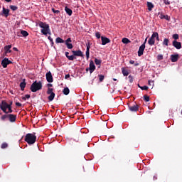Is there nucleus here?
<instances>
[{"instance_id": "obj_1", "label": "nucleus", "mask_w": 182, "mask_h": 182, "mask_svg": "<svg viewBox=\"0 0 182 182\" xmlns=\"http://www.w3.org/2000/svg\"><path fill=\"white\" fill-rule=\"evenodd\" d=\"M24 141L28 143V144H35L36 142V136H35V134H26Z\"/></svg>"}, {"instance_id": "obj_2", "label": "nucleus", "mask_w": 182, "mask_h": 182, "mask_svg": "<svg viewBox=\"0 0 182 182\" xmlns=\"http://www.w3.org/2000/svg\"><path fill=\"white\" fill-rule=\"evenodd\" d=\"M42 89V82L39 81L37 82V81L33 82V83L31 85L30 90L35 93L36 92H38V90H41Z\"/></svg>"}, {"instance_id": "obj_3", "label": "nucleus", "mask_w": 182, "mask_h": 182, "mask_svg": "<svg viewBox=\"0 0 182 182\" xmlns=\"http://www.w3.org/2000/svg\"><path fill=\"white\" fill-rule=\"evenodd\" d=\"M47 95H50L48 99L50 102H52L55 99V92H53V88L48 87L47 90Z\"/></svg>"}, {"instance_id": "obj_4", "label": "nucleus", "mask_w": 182, "mask_h": 182, "mask_svg": "<svg viewBox=\"0 0 182 182\" xmlns=\"http://www.w3.org/2000/svg\"><path fill=\"white\" fill-rule=\"evenodd\" d=\"M8 106H9V104H8L5 100H2L1 104L0 103V109L4 112V113H6V114H8V112H6Z\"/></svg>"}, {"instance_id": "obj_5", "label": "nucleus", "mask_w": 182, "mask_h": 182, "mask_svg": "<svg viewBox=\"0 0 182 182\" xmlns=\"http://www.w3.org/2000/svg\"><path fill=\"white\" fill-rule=\"evenodd\" d=\"M12 61L9 60V58H5L1 61V66L5 69L6 68H8V65H11Z\"/></svg>"}, {"instance_id": "obj_6", "label": "nucleus", "mask_w": 182, "mask_h": 182, "mask_svg": "<svg viewBox=\"0 0 182 182\" xmlns=\"http://www.w3.org/2000/svg\"><path fill=\"white\" fill-rule=\"evenodd\" d=\"M46 80H47V82H48V83H52L53 82V76H52V73H50V71H48L46 74Z\"/></svg>"}, {"instance_id": "obj_7", "label": "nucleus", "mask_w": 182, "mask_h": 182, "mask_svg": "<svg viewBox=\"0 0 182 182\" xmlns=\"http://www.w3.org/2000/svg\"><path fill=\"white\" fill-rule=\"evenodd\" d=\"M72 53L74 58H76V56H80V58H83V53L80 50H72Z\"/></svg>"}, {"instance_id": "obj_8", "label": "nucleus", "mask_w": 182, "mask_h": 182, "mask_svg": "<svg viewBox=\"0 0 182 182\" xmlns=\"http://www.w3.org/2000/svg\"><path fill=\"white\" fill-rule=\"evenodd\" d=\"M89 70L90 73H92L94 70H96V65H95L93 60H90V62Z\"/></svg>"}, {"instance_id": "obj_9", "label": "nucleus", "mask_w": 182, "mask_h": 182, "mask_svg": "<svg viewBox=\"0 0 182 182\" xmlns=\"http://www.w3.org/2000/svg\"><path fill=\"white\" fill-rule=\"evenodd\" d=\"M144 49H146V46L142 44L139 48L138 56H142L143 53H144Z\"/></svg>"}, {"instance_id": "obj_10", "label": "nucleus", "mask_w": 182, "mask_h": 182, "mask_svg": "<svg viewBox=\"0 0 182 182\" xmlns=\"http://www.w3.org/2000/svg\"><path fill=\"white\" fill-rule=\"evenodd\" d=\"M129 109L130 112H138L139 110V105H129Z\"/></svg>"}, {"instance_id": "obj_11", "label": "nucleus", "mask_w": 182, "mask_h": 182, "mask_svg": "<svg viewBox=\"0 0 182 182\" xmlns=\"http://www.w3.org/2000/svg\"><path fill=\"white\" fill-rule=\"evenodd\" d=\"M38 26H40V28H42V29H49V24L43 23L42 21H40L38 23Z\"/></svg>"}, {"instance_id": "obj_12", "label": "nucleus", "mask_w": 182, "mask_h": 182, "mask_svg": "<svg viewBox=\"0 0 182 182\" xmlns=\"http://www.w3.org/2000/svg\"><path fill=\"white\" fill-rule=\"evenodd\" d=\"M87 60H89V58L90 56V43H87V50L85 52Z\"/></svg>"}, {"instance_id": "obj_13", "label": "nucleus", "mask_w": 182, "mask_h": 182, "mask_svg": "<svg viewBox=\"0 0 182 182\" xmlns=\"http://www.w3.org/2000/svg\"><path fill=\"white\" fill-rule=\"evenodd\" d=\"M9 120L11 122V123H14V122H16V115L13 114H9Z\"/></svg>"}, {"instance_id": "obj_14", "label": "nucleus", "mask_w": 182, "mask_h": 182, "mask_svg": "<svg viewBox=\"0 0 182 182\" xmlns=\"http://www.w3.org/2000/svg\"><path fill=\"white\" fill-rule=\"evenodd\" d=\"M102 45H107V43H110V39L107 38V37L101 36Z\"/></svg>"}, {"instance_id": "obj_15", "label": "nucleus", "mask_w": 182, "mask_h": 182, "mask_svg": "<svg viewBox=\"0 0 182 182\" xmlns=\"http://www.w3.org/2000/svg\"><path fill=\"white\" fill-rule=\"evenodd\" d=\"M172 45L176 49H181V43L176 40L173 41Z\"/></svg>"}, {"instance_id": "obj_16", "label": "nucleus", "mask_w": 182, "mask_h": 182, "mask_svg": "<svg viewBox=\"0 0 182 182\" xmlns=\"http://www.w3.org/2000/svg\"><path fill=\"white\" fill-rule=\"evenodd\" d=\"M179 55L178 54H172L171 55V62H177L178 60Z\"/></svg>"}, {"instance_id": "obj_17", "label": "nucleus", "mask_w": 182, "mask_h": 182, "mask_svg": "<svg viewBox=\"0 0 182 182\" xmlns=\"http://www.w3.org/2000/svg\"><path fill=\"white\" fill-rule=\"evenodd\" d=\"M2 14L4 15L6 18H8V16H9V9L3 7Z\"/></svg>"}, {"instance_id": "obj_18", "label": "nucleus", "mask_w": 182, "mask_h": 182, "mask_svg": "<svg viewBox=\"0 0 182 182\" xmlns=\"http://www.w3.org/2000/svg\"><path fill=\"white\" fill-rule=\"evenodd\" d=\"M21 90L23 92L25 90V87H26V82H25V79L23 80V82L20 83Z\"/></svg>"}, {"instance_id": "obj_19", "label": "nucleus", "mask_w": 182, "mask_h": 182, "mask_svg": "<svg viewBox=\"0 0 182 182\" xmlns=\"http://www.w3.org/2000/svg\"><path fill=\"white\" fill-rule=\"evenodd\" d=\"M65 11L69 16H72V14H73V11H72V9H69L68 6H65Z\"/></svg>"}, {"instance_id": "obj_20", "label": "nucleus", "mask_w": 182, "mask_h": 182, "mask_svg": "<svg viewBox=\"0 0 182 182\" xmlns=\"http://www.w3.org/2000/svg\"><path fill=\"white\" fill-rule=\"evenodd\" d=\"M65 56L68 60H75V59H76V57H74L73 55H69V52H65Z\"/></svg>"}, {"instance_id": "obj_21", "label": "nucleus", "mask_w": 182, "mask_h": 182, "mask_svg": "<svg viewBox=\"0 0 182 182\" xmlns=\"http://www.w3.org/2000/svg\"><path fill=\"white\" fill-rule=\"evenodd\" d=\"M148 43L149 45H150V46H153V45L156 43V39L154 38L153 37H151L148 41Z\"/></svg>"}, {"instance_id": "obj_22", "label": "nucleus", "mask_w": 182, "mask_h": 182, "mask_svg": "<svg viewBox=\"0 0 182 182\" xmlns=\"http://www.w3.org/2000/svg\"><path fill=\"white\" fill-rule=\"evenodd\" d=\"M41 33H43V35H48V33L50 35V28L41 29Z\"/></svg>"}, {"instance_id": "obj_23", "label": "nucleus", "mask_w": 182, "mask_h": 182, "mask_svg": "<svg viewBox=\"0 0 182 182\" xmlns=\"http://www.w3.org/2000/svg\"><path fill=\"white\" fill-rule=\"evenodd\" d=\"M11 48H12V46H11V45L6 46L4 47L5 53H11V50H9V49H11Z\"/></svg>"}, {"instance_id": "obj_24", "label": "nucleus", "mask_w": 182, "mask_h": 182, "mask_svg": "<svg viewBox=\"0 0 182 182\" xmlns=\"http://www.w3.org/2000/svg\"><path fill=\"white\" fill-rule=\"evenodd\" d=\"M160 19H166V21H170V17L168 15H164L163 14H161L159 16Z\"/></svg>"}, {"instance_id": "obj_25", "label": "nucleus", "mask_w": 182, "mask_h": 182, "mask_svg": "<svg viewBox=\"0 0 182 182\" xmlns=\"http://www.w3.org/2000/svg\"><path fill=\"white\" fill-rule=\"evenodd\" d=\"M147 6H148V10L150 11L153 9V8H154V4H153V3L151 2H147L146 4Z\"/></svg>"}, {"instance_id": "obj_26", "label": "nucleus", "mask_w": 182, "mask_h": 182, "mask_svg": "<svg viewBox=\"0 0 182 182\" xmlns=\"http://www.w3.org/2000/svg\"><path fill=\"white\" fill-rule=\"evenodd\" d=\"M63 95H65V96H68V95H69V93H70V90H69V87H65L63 90Z\"/></svg>"}, {"instance_id": "obj_27", "label": "nucleus", "mask_w": 182, "mask_h": 182, "mask_svg": "<svg viewBox=\"0 0 182 182\" xmlns=\"http://www.w3.org/2000/svg\"><path fill=\"white\" fill-rule=\"evenodd\" d=\"M122 72L124 76H129V70H127V69L122 68Z\"/></svg>"}, {"instance_id": "obj_28", "label": "nucleus", "mask_w": 182, "mask_h": 182, "mask_svg": "<svg viewBox=\"0 0 182 182\" xmlns=\"http://www.w3.org/2000/svg\"><path fill=\"white\" fill-rule=\"evenodd\" d=\"M55 43H65V40L62 39L60 37H58L55 39Z\"/></svg>"}, {"instance_id": "obj_29", "label": "nucleus", "mask_w": 182, "mask_h": 182, "mask_svg": "<svg viewBox=\"0 0 182 182\" xmlns=\"http://www.w3.org/2000/svg\"><path fill=\"white\" fill-rule=\"evenodd\" d=\"M21 33L22 34L23 36H24V38H26V36H29V33H28V31L25 30H21Z\"/></svg>"}, {"instance_id": "obj_30", "label": "nucleus", "mask_w": 182, "mask_h": 182, "mask_svg": "<svg viewBox=\"0 0 182 182\" xmlns=\"http://www.w3.org/2000/svg\"><path fill=\"white\" fill-rule=\"evenodd\" d=\"M168 42H170V40H168V38H164L162 44L164 45V46H168Z\"/></svg>"}, {"instance_id": "obj_31", "label": "nucleus", "mask_w": 182, "mask_h": 182, "mask_svg": "<svg viewBox=\"0 0 182 182\" xmlns=\"http://www.w3.org/2000/svg\"><path fill=\"white\" fill-rule=\"evenodd\" d=\"M122 43L127 44V43H130V40H129V38H123L122 40Z\"/></svg>"}, {"instance_id": "obj_32", "label": "nucleus", "mask_w": 182, "mask_h": 182, "mask_svg": "<svg viewBox=\"0 0 182 182\" xmlns=\"http://www.w3.org/2000/svg\"><path fill=\"white\" fill-rule=\"evenodd\" d=\"M95 65L100 66V65H102V60L95 58Z\"/></svg>"}, {"instance_id": "obj_33", "label": "nucleus", "mask_w": 182, "mask_h": 182, "mask_svg": "<svg viewBox=\"0 0 182 182\" xmlns=\"http://www.w3.org/2000/svg\"><path fill=\"white\" fill-rule=\"evenodd\" d=\"M156 59L157 60H163V59H164V57L162 54H159L156 56Z\"/></svg>"}, {"instance_id": "obj_34", "label": "nucleus", "mask_w": 182, "mask_h": 182, "mask_svg": "<svg viewBox=\"0 0 182 182\" xmlns=\"http://www.w3.org/2000/svg\"><path fill=\"white\" fill-rule=\"evenodd\" d=\"M68 49H73V45L72 43H65Z\"/></svg>"}, {"instance_id": "obj_35", "label": "nucleus", "mask_w": 182, "mask_h": 182, "mask_svg": "<svg viewBox=\"0 0 182 182\" xmlns=\"http://www.w3.org/2000/svg\"><path fill=\"white\" fill-rule=\"evenodd\" d=\"M129 63H130V65H134V66H139V63H137V62H134V60H129Z\"/></svg>"}, {"instance_id": "obj_36", "label": "nucleus", "mask_w": 182, "mask_h": 182, "mask_svg": "<svg viewBox=\"0 0 182 182\" xmlns=\"http://www.w3.org/2000/svg\"><path fill=\"white\" fill-rule=\"evenodd\" d=\"M98 77H99L100 82H103V80H105V75H99Z\"/></svg>"}, {"instance_id": "obj_37", "label": "nucleus", "mask_w": 182, "mask_h": 182, "mask_svg": "<svg viewBox=\"0 0 182 182\" xmlns=\"http://www.w3.org/2000/svg\"><path fill=\"white\" fill-rule=\"evenodd\" d=\"M52 12H53V14H56V15H59V14H60V11L59 10H55V9H51Z\"/></svg>"}, {"instance_id": "obj_38", "label": "nucleus", "mask_w": 182, "mask_h": 182, "mask_svg": "<svg viewBox=\"0 0 182 182\" xmlns=\"http://www.w3.org/2000/svg\"><path fill=\"white\" fill-rule=\"evenodd\" d=\"M9 118V114L1 116V119L4 122L6 119Z\"/></svg>"}, {"instance_id": "obj_39", "label": "nucleus", "mask_w": 182, "mask_h": 182, "mask_svg": "<svg viewBox=\"0 0 182 182\" xmlns=\"http://www.w3.org/2000/svg\"><path fill=\"white\" fill-rule=\"evenodd\" d=\"M144 100L145 102H150V97H149L148 95H144Z\"/></svg>"}, {"instance_id": "obj_40", "label": "nucleus", "mask_w": 182, "mask_h": 182, "mask_svg": "<svg viewBox=\"0 0 182 182\" xmlns=\"http://www.w3.org/2000/svg\"><path fill=\"white\" fill-rule=\"evenodd\" d=\"M139 89H141V90H149V87L147 85H144L142 87H139Z\"/></svg>"}, {"instance_id": "obj_41", "label": "nucleus", "mask_w": 182, "mask_h": 182, "mask_svg": "<svg viewBox=\"0 0 182 182\" xmlns=\"http://www.w3.org/2000/svg\"><path fill=\"white\" fill-rule=\"evenodd\" d=\"M7 109H8V112H7V113H12L14 111L12 110V106H11V105H9L8 107H7Z\"/></svg>"}, {"instance_id": "obj_42", "label": "nucleus", "mask_w": 182, "mask_h": 182, "mask_svg": "<svg viewBox=\"0 0 182 182\" xmlns=\"http://www.w3.org/2000/svg\"><path fill=\"white\" fill-rule=\"evenodd\" d=\"M10 9H11L12 11H16L18 9V6H10Z\"/></svg>"}, {"instance_id": "obj_43", "label": "nucleus", "mask_w": 182, "mask_h": 182, "mask_svg": "<svg viewBox=\"0 0 182 182\" xmlns=\"http://www.w3.org/2000/svg\"><path fill=\"white\" fill-rule=\"evenodd\" d=\"M158 35H159V33L154 32V33H153V34L151 35V38H153L154 39H155V38L157 37Z\"/></svg>"}, {"instance_id": "obj_44", "label": "nucleus", "mask_w": 182, "mask_h": 182, "mask_svg": "<svg viewBox=\"0 0 182 182\" xmlns=\"http://www.w3.org/2000/svg\"><path fill=\"white\" fill-rule=\"evenodd\" d=\"M6 147H8V144L6 143H3L1 146V149H6Z\"/></svg>"}, {"instance_id": "obj_45", "label": "nucleus", "mask_w": 182, "mask_h": 182, "mask_svg": "<svg viewBox=\"0 0 182 182\" xmlns=\"http://www.w3.org/2000/svg\"><path fill=\"white\" fill-rule=\"evenodd\" d=\"M172 38L173 39H175V41H177V39H178V34H173Z\"/></svg>"}, {"instance_id": "obj_46", "label": "nucleus", "mask_w": 182, "mask_h": 182, "mask_svg": "<svg viewBox=\"0 0 182 182\" xmlns=\"http://www.w3.org/2000/svg\"><path fill=\"white\" fill-rule=\"evenodd\" d=\"M65 43H72V38H68L65 41H64Z\"/></svg>"}, {"instance_id": "obj_47", "label": "nucleus", "mask_w": 182, "mask_h": 182, "mask_svg": "<svg viewBox=\"0 0 182 182\" xmlns=\"http://www.w3.org/2000/svg\"><path fill=\"white\" fill-rule=\"evenodd\" d=\"M95 36H96V38H97V39H100V38H101L100 33L97 32V33H95Z\"/></svg>"}, {"instance_id": "obj_48", "label": "nucleus", "mask_w": 182, "mask_h": 182, "mask_svg": "<svg viewBox=\"0 0 182 182\" xmlns=\"http://www.w3.org/2000/svg\"><path fill=\"white\" fill-rule=\"evenodd\" d=\"M129 82L130 83H133V77L132 75H129Z\"/></svg>"}, {"instance_id": "obj_49", "label": "nucleus", "mask_w": 182, "mask_h": 182, "mask_svg": "<svg viewBox=\"0 0 182 182\" xmlns=\"http://www.w3.org/2000/svg\"><path fill=\"white\" fill-rule=\"evenodd\" d=\"M164 2L165 4V5H170V1H168V0H164Z\"/></svg>"}, {"instance_id": "obj_50", "label": "nucleus", "mask_w": 182, "mask_h": 182, "mask_svg": "<svg viewBox=\"0 0 182 182\" xmlns=\"http://www.w3.org/2000/svg\"><path fill=\"white\" fill-rule=\"evenodd\" d=\"M16 106H17L18 107H22V104L21 102H16Z\"/></svg>"}, {"instance_id": "obj_51", "label": "nucleus", "mask_w": 182, "mask_h": 182, "mask_svg": "<svg viewBox=\"0 0 182 182\" xmlns=\"http://www.w3.org/2000/svg\"><path fill=\"white\" fill-rule=\"evenodd\" d=\"M25 97L26 99H31V95H26Z\"/></svg>"}, {"instance_id": "obj_52", "label": "nucleus", "mask_w": 182, "mask_h": 182, "mask_svg": "<svg viewBox=\"0 0 182 182\" xmlns=\"http://www.w3.org/2000/svg\"><path fill=\"white\" fill-rule=\"evenodd\" d=\"M48 39L50 41V42H52L53 41V39L50 36H48Z\"/></svg>"}, {"instance_id": "obj_53", "label": "nucleus", "mask_w": 182, "mask_h": 182, "mask_svg": "<svg viewBox=\"0 0 182 182\" xmlns=\"http://www.w3.org/2000/svg\"><path fill=\"white\" fill-rule=\"evenodd\" d=\"M69 77H70V75L69 74L65 75V79H69Z\"/></svg>"}, {"instance_id": "obj_54", "label": "nucleus", "mask_w": 182, "mask_h": 182, "mask_svg": "<svg viewBox=\"0 0 182 182\" xmlns=\"http://www.w3.org/2000/svg\"><path fill=\"white\" fill-rule=\"evenodd\" d=\"M13 50H15L16 52H18V48L16 47L13 48Z\"/></svg>"}, {"instance_id": "obj_55", "label": "nucleus", "mask_w": 182, "mask_h": 182, "mask_svg": "<svg viewBox=\"0 0 182 182\" xmlns=\"http://www.w3.org/2000/svg\"><path fill=\"white\" fill-rule=\"evenodd\" d=\"M151 83H153V81L149 80V86H151Z\"/></svg>"}, {"instance_id": "obj_56", "label": "nucleus", "mask_w": 182, "mask_h": 182, "mask_svg": "<svg viewBox=\"0 0 182 182\" xmlns=\"http://www.w3.org/2000/svg\"><path fill=\"white\" fill-rule=\"evenodd\" d=\"M13 102L12 101H9V106H12Z\"/></svg>"}, {"instance_id": "obj_57", "label": "nucleus", "mask_w": 182, "mask_h": 182, "mask_svg": "<svg viewBox=\"0 0 182 182\" xmlns=\"http://www.w3.org/2000/svg\"><path fill=\"white\" fill-rule=\"evenodd\" d=\"M146 42H147V38L145 39V41H144V43H143V44H144V46H146Z\"/></svg>"}, {"instance_id": "obj_58", "label": "nucleus", "mask_w": 182, "mask_h": 182, "mask_svg": "<svg viewBox=\"0 0 182 182\" xmlns=\"http://www.w3.org/2000/svg\"><path fill=\"white\" fill-rule=\"evenodd\" d=\"M47 86H48V87H52L53 85H52V84H48Z\"/></svg>"}, {"instance_id": "obj_59", "label": "nucleus", "mask_w": 182, "mask_h": 182, "mask_svg": "<svg viewBox=\"0 0 182 182\" xmlns=\"http://www.w3.org/2000/svg\"><path fill=\"white\" fill-rule=\"evenodd\" d=\"M50 43H51V46H53V45H55V43L53 41H50Z\"/></svg>"}, {"instance_id": "obj_60", "label": "nucleus", "mask_w": 182, "mask_h": 182, "mask_svg": "<svg viewBox=\"0 0 182 182\" xmlns=\"http://www.w3.org/2000/svg\"><path fill=\"white\" fill-rule=\"evenodd\" d=\"M156 41H160V39L159 38V34L158 36L156 37Z\"/></svg>"}, {"instance_id": "obj_61", "label": "nucleus", "mask_w": 182, "mask_h": 182, "mask_svg": "<svg viewBox=\"0 0 182 182\" xmlns=\"http://www.w3.org/2000/svg\"><path fill=\"white\" fill-rule=\"evenodd\" d=\"M154 180H157V177L156 176H154Z\"/></svg>"}, {"instance_id": "obj_62", "label": "nucleus", "mask_w": 182, "mask_h": 182, "mask_svg": "<svg viewBox=\"0 0 182 182\" xmlns=\"http://www.w3.org/2000/svg\"><path fill=\"white\" fill-rule=\"evenodd\" d=\"M22 99H23V100H26V97H22Z\"/></svg>"}, {"instance_id": "obj_63", "label": "nucleus", "mask_w": 182, "mask_h": 182, "mask_svg": "<svg viewBox=\"0 0 182 182\" xmlns=\"http://www.w3.org/2000/svg\"><path fill=\"white\" fill-rule=\"evenodd\" d=\"M6 2H11L12 0H5Z\"/></svg>"}, {"instance_id": "obj_64", "label": "nucleus", "mask_w": 182, "mask_h": 182, "mask_svg": "<svg viewBox=\"0 0 182 182\" xmlns=\"http://www.w3.org/2000/svg\"><path fill=\"white\" fill-rule=\"evenodd\" d=\"M89 70H89V68H86V72H89Z\"/></svg>"}]
</instances>
